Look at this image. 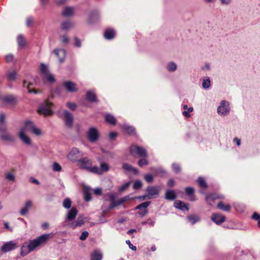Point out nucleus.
<instances>
[{
	"instance_id": "nucleus-30",
	"label": "nucleus",
	"mask_w": 260,
	"mask_h": 260,
	"mask_svg": "<svg viewBox=\"0 0 260 260\" xmlns=\"http://www.w3.org/2000/svg\"><path fill=\"white\" fill-rule=\"evenodd\" d=\"M42 78L44 82H48L50 83H52L55 81V78L50 73L45 75L42 77Z\"/></svg>"
},
{
	"instance_id": "nucleus-18",
	"label": "nucleus",
	"mask_w": 260,
	"mask_h": 260,
	"mask_svg": "<svg viewBox=\"0 0 260 260\" xmlns=\"http://www.w3.org/2000/svg\"><path fill=\"white\" fill-rule=\"evenodd\" d=\"M174 207L178 209H180L182 211H188L189 208L188 207V204L182 202L181 201H176L174 202Z\"/></svg>"
},
{
	"instance_id": "nucleus-27",
	"label": "nucleus",
	"mask_w": 260,
	"mask_h": 260,
	"mask_svg": "<svg viewBox=\"0 0 260 260\" xmlns=\"http://www.w3.org/2000/svg\"><path fill=\"white\" fill-rule=\"evenodd\" d=\"M35 126V125L31 121L28 120L25 122L24 126L21 128L20 131H23L25 133L27 131L31 132Z\"/></svg>"
},
{
	"instance_id": "nucleus-39",
	"label": "nucleus",
	"mask_w": 260,
	"mask_h": 260,
	"mask_svg": "<svg viewBox=\"0 0 260 260\" xmlns=\"http://www.w3.org/2000/svg\"><path fill=\"white\" fill-rule=\"evenodd\" d=\"M17 42L19 47L23 48L26 46V41L22 35L18 36Z\"/></svg>"
},
{
	"instance_id": "nucleus-25",
	"label": "nucleus",
	"mask_w": 260,
	"mask_h": 260,
	"mask_svg": "<svg viewBox=\"0 0 260 260\" xmlns=\"http://www.w3.org/2000/svg\"><path fill=\"white\" fill-rule=\"evenodd\" d=\"M99 19V13L98 11L92 12L89 16L88 22L90 23H93Z\"/></svg>"
},
{
	"instance_id": "nucleus-32",
	"label": "nucleus",
	"mask_w": 260,
	"mask_h": 260,
	"mask_svg": "<svg viewBox=\"0 0 260 260\" xmlns=\"http://www.w3.org/2000/svg\"><path fill=\"white\" fill-rule=\"evenodd\" d=\"M32 203L30 201H27L23 207L20 210V214L21 215H25L28 211L29 208L31 207Z\"/></svg>"
},
{
	"instance_id": "nucleus-29",
	"label": "nucleus",
	"mask_w": 260,
	"mask_h": 260,
	"mask_svg": "<svg viewBox=\"0 0 260 260\" xmlns=\"http://www.w3.org/2000/svg\"><path fill=\"white\" fill-rule=\"evenodd\" d=\"M218 198H222V196H219L216 193H212L208 194L206 197L207 202L210 205H212V202H214Z\"/></svg>"
},
{
	"instance_id": "nucleus-43",
	"label": "nucleus",
	"mask_w": 260,
	"mask_h": 260,
	"mask_svg": "<svg viewBox=\"0 0 260 260\" xmlns=\"http://www.w3.org/2000/svg\"><path fill=\"white\" fill-rule=\"evenodd\" d=\"M32 85V83H29V84H28L27 85H26V80H23V87H26V88H27L28 89V91L29 93H34L35 94H37L39 92V91L35 89H30L29 87L30 85Z\"/></svg>"
},
{
	"instance_id": "nucleus-8",
	"label": "nucleus",
	"mask_w": 260,
	"mask_h": 260,
	"mask_svg": "<svg viewBox=\"0 0 260 260\" xmlns=\"http://www.w3.org/2000/svg\"><path fill=\"white\" fill-rule=\"evenodd\" d=\"M0 100L4 103L12 106L15 105L17 103V97L12 94L1 96Z\"/></svg>"
},
{
	"instance_id": "nucleus-48",
	"label": "nucleus",
	"mask_w": 260,
	"mask_h": 260,
	"mask_svg": "<svg viewBox=\"0 0 260 260\" xmlns=\"http://www.w3.org/2000/svg\"><path fill=\"white\" fill-rule=\"evenodd\" d=\"M63 207L66 209H70L71 207L72 201L70 199L66 198L62 203Z\"/></svg>"
},
{
	"instance_id": "nucleus-42",
	"label": "nucleus",
	"mask_w": 260,
	"mask_h": 260,
	"mask_svg": "<svg viewBox=\"0 0 260 260\" xmlns=\"http://www.w3.org/2000/svg\"><path fill=\"white\" fill-rule=\"evenodd\" d=\"M217 208L224 211H230L231 208L230 205L228 204L226 205H224L222 202L218 203Z\"/></svg>"
},
{
	"instance_id": "nucleus-52",
	"label": "nucleus",
	"mask_w": 260,
	"mask_h": 260,
	"mask_svg": "<svg viewBox=\"0 0 260 260\" xmlns=\"http://www.w3.org/2000/svg\"><path fill=\"white\" fill-rule=\"evenodd\" d=\"M122 204V203L121 201H120V200H118L117 201L115 200L111 203L108 208L109 209H111L116 206L121 205Z\"/></svg>"
},
{
	"instance_id": "nucleus-45",
	"label": "nucleus",
	"mask_w": 260,
	"mask_h": 260,
	"mask_svg": "<svg viewBox=\"0 0 260 260\" xmlns=\"http://www.w3.org/2000/svg\"><path fill=\"white\" fill-rule=\"evenodd\" d=\"M167 69L169 72H174L177 69V64L174 62H170L167 66Z\"/></svg>"
},
{
	"instance_id": "nucleus-15",
	"label": "nucleus",
	"mask_w": 260,
	"mask_h": 260,
	"mask_svg": "<svg viewBox=\"0 0 260 260\" xmlns=\"http://www.w3.org/2000/svg\"><path fill=\"white\" fill-rule=\"evenodd\" d=\"M211 220L217 224H220L225 220V217L219 213H213L211 216Z\"/></svg>"
},
{
	"instance_id": "nucleus-38",
	"label": "nucleus",
	"mask_w": 260,
	"mask_h": 260,
	"mask_svg": "<svg viewBox=\"0 0 260 260\" xmlns=\"http://www.w3.org/2000/svg\"><path fill=\"white\" fill-rule=\"evenodd\" d=\"M73 25V22L70 21H65L61 23V28L64 30H68Z\"/></svg>"
},
{
	"instance_id": "nucleus-47",
	"label": "nucleus",
	"mask_w": 260,
	"mask_h": 260,
	"mask_svg": "<svg viewBox=\"0 0 260 260\" xmlns=\"http://www.w3.org/2000/svg\"><path fill=\"white\" fill-rule=\"evenodd\" d=\"M151 202L150 201H146L145 202H143L139 205H138L136 207V210H142L143 209H146V208H147L150 204Z\"/></svg>"
},
{
	"instance_id": "nucleus-10",
	"label": "nucleus",
	"mask_w": 260,
	"mask_h": 260,
	"mask_svg": "<svg viewBox=\"0 0 260 260\" xmlns=\"http://www.w3.org/2000/svg\"><path fill=\"white\" fill-rule=\"evenodd\" d=\"M16 247V243L11 241L5 243L1 247V250L3 252L6 253L15 249Z\"/></svg>"
},
{
	"instance_id": "nucleus-50",
	"label": "nucleus",
	"mask_w": 260,
	"mask_h": 260,
	"mask_svg": "<svg viewBox=\"0 0 260 260\" xmlns=\"http://www.w3.org/2000/svg\"><path fill=\"white\" fill-rule=\"evenodd\" d=\"M5 178L10 181H14L15 180V175L11 172H8L6 174Z\"/></svg>"
},
{
	"instance_id": "nucleus-56",
	"label": "nucleus",
	"mask_w": 260,
	"mask_h": 260,
	"mask_svg": "<svg viewBox=\"0 0 260 260\" xmlns=\"http://www.w3.org/2000/svg\"><path fill=\"white\" fill-rule=\"evenodd\" d=\"M67 106L72 111H75L77 107V106L75 103L71 102H68L67 103Z\"/></svg>"
},
{
	"instance_id": "nucleus-63",
	"label": "nucleus",
	"mask_w": 260,
	"mask_h": 260,
	"mask_svg": "<svg viewBox=\"0 0 260 260\" xmlns=\"http://www.w3.org/2000/svg\"><path fill=\"white\" fill-rule=\"evenodd\" d=\"M88 235L89 234L87 231L83 232L79 237L80 240L82 241L85 240L87 238Z\"/></svg>"
},
{
	"instance_id": "nucleus-20",
	"label": "nucleus",
	"mask_w": 260,
	"mask_h": 260,
	"mask_svg": "<svg viewBox=\"0 0 260 260\" xmlns=\"http://www.w3.org/2000/svg\"><path fill=\"white\" fill-rule=\"evenodd\" d=\"M75 11V8L73 7H66L62 12V15L66 17L72 16Z\"/></svg>"
},
{
	"instance_id": "nucleus-23",
	"label": "nucleus",
	"mask_w": 260,
	"mask_h": 260,
	"mask_svg": "<svg viewBox=\"0 0 260 260\" xmlns=\"http://www.w3.org/2000/svg\"><path fill=\"white\" fill-rule=\"evenodd\" d=\"M122 168L128 172H132L134 174H137L138 172L137 168L133 167L131 165L127 163H123Z\"/></svg>"
},
{
	"instance_id": "nucleus-21",
	"label": "nucleus",
	"mask_w": 260,
	"mask_h": 260,
	"mask_svg": "<svg viewBox=\"0 0 260 260\" xmlns=\"http://www.w3.org/2000/svg\"><path fill=\"white\" fill-rule=\"evenodd\" d=\"M122 129L129 135H135L136 134L135 128L127 124H123L121 126Z\"/></svg>"
},
{
	"instance_id": "nucleus-53",
	"label": "nucleus",
	"mask_w": 260,
	"mask_h": 260,
	"mask_svg": "<svg viewBox=\"0 0 260 260\" xmlns=\"http://www.w3.org/2000/svg\"><path fill=\"white\" fill-rule=\"evenodd\" d=\"M141 158L139 160L138 162V165L140 167H142L144 166H146L148 164V161L146 159V157H141Z\"/></svg>"
},
{
	"instance_id": "nucleus-62",
	"label": "nucleus",
	"mask_w": 260,
	"mask_h": 260,
	"mask_svg": "<svg viewBox=\"0 0 260 260\" xmlns=\"http://www.w3.org/2000/svg\"><path fill=\"white\" fill-rule=\"evenodd\" d=\"M85 200L87 202L89 201L91 199L90 193L88 191H85L84 192Z\"/></svg>"
},
{
	"instance_id": "nucleus-3",
	"label": "nucleus",
	"mask_w": 260,
	"mask_h": 260,
	"mask_svg": "<svg viewBox=\"0 0 260 260\" xmlns=\"http://www.w3.org/2000/svg\"><path fill=\"white\" fill-rule=\"evenodd\" d=\"M130 153L134 157H147V151L143 147H139L137 145H132L129 149Z\"/></svg>"
},
{
	"instance_id": "nucleus-24",
	"label": "nucleus",
	"mask_w": 260,
	"mask_h": 260,
	"mask_svg": "<svg viewBox=\"0 0 260 260\" xmlns=\"http://www.w3.org/2000/svg\"><path fill=\"white\" fill-rule=\"evenodd\" d=\"M115 36V31L111 28L107 29L104 32V37L107 40H112Z\"/></svg>"
},
{
	"instance_id": "nucleus-7",
	"label": "nucleus",
	"mask_w": 260,
	"mask_h": 260,
	"mask_svg": "<svg viewBox=\"0 0 260 260\" xmlns=\"http://www.w3.org/2000/svg\"><path fill=\"white\" fill-rule=\"evenodd\" d=\"M64 115V122L65 125L71 128L73 125L74 117L73 114L68 110H64L63 112Z\"/></svg>"
},
{
	"instance_id": "nucleus-59",
	"label": "nucleus",
	"mask_w": 260,
	"mask_h": 260,
	"mask_svg": "<svg viewBox=\"0 0 260 260\" xmlns=\"http://www.w3.org/2000/svg\"><path fill=\"white\" fill-rule=\"evenodd\" d=\"M53 170L55 172H60L61 170V167L57 162H54L53 164Z\"/></svg>"
},
{
	"instance_id": "nucleus-34",
	"label": "nucleus",
	"mask_w": 260,
	"mask_h": 260,
	"mask_svg": "<svg viewBox=\"0 0 260 260\" xmlns=\"http://www.w3.org/2000/svg\"><path fill=\"white\" fill-rule=\"evenodd\" d=\"M17 73L15 71H8L6 74V77L9 81H15L16 79Z\"/></svg>"
},
{
	"instance_id": "nucleus-35",
	"label": "nucleus",
	"mask_w": 260,
	"mask_h": 260,
	"mask_svg": "<svg viewBox=\"0 0 260 260\" xmlns=\"http://www.w3.org/2000/svg\"><path fill=\"white\" fill-rule=\"evenodd\" d=\"M30 249L28 247V244L27 243H25L24 244L21 246V255L22 256H24L26 255L29 253L31 252V251H29Z\"/></svg>"
},
{
	"instance_id": "nucleus-61",
	"label": "nucleus",
	"mask_w": 260,
	"mask_h": 260,
	"mask_svg": "<svg viewBox=\"0 0 260 260\" xmlns=\"http://www.w3.org/2000/svg\"><path fill=\"white\" fill-rule=\"evenodd\" d=\"M31 132L36 136H40L42 134L41 130L36 126L34 127Z\"/></svg>"
},
{
	"instance_id": "nucleus-4",
	"label": "nucleus",
	"mask_w": 260,
	"mask_h": 260,
	"mask_svg": "<svg viewBox=\"0 0 260 260\" xmlns=\"http://www.w3.org/2000/svg\"><path fill=\"white\" fill-rule=\"evenodd\" d=\"M230 103L225 100L221 101L217 108V112L221 116L228 115L230 112Z\"/></svg>"
},
{
	"instance_id": "nucleus-57",
	"label": "nucleus",
	"mask_w": 260,
	"mask_h": 260,
	"mask_svg": "<svg viewBox=\"0 0 260 260\" xmlns=\"http://www.w3.org/2000/svg\"><path fill=\"white\" fill-rule=\"evenodd\" d=\"M131 183V181L127 182L124 184H123L121 187L119 188V191L120 192H122L126 189L130 185Z\"/></svg>"
},
{
	"instance_id": "nucleus-44",
	"label": "nucleus",
	"mask_w": 260,
	"mask_h": 260,
	"mask_svg": "<svg viewBox=\"0 0 260 260\" xmlns=\"http://www.w3.org/2000/svg\"><path fill=\"white\" fill-rule=\"evenodd\" d=\"M40 72L41 77L49 73L48 70V67L44 63H41L40 65Z\"/></svg>"
},
{
	"instance_id": "nucleus-55",
	"label": "nucleus",
	"mask_w": 260,
	"mask_h": 260,
	"mask_svg": "<svg viewBox=\"0 0 260 260\" xmlns=\"http://www.w3.org/2000/svg\"><path fill=\"white\" fill-rule=\"evenodd\" d=\"M142 186V183L141 181L137 180L134 183L133 188L134 189H139L141 188Z\"/></svg>"
},
{
	"instance_id": "nucleus-19",
	"label": "nucleus",
	"mask_w": 260,
	"mask_h": 260,
	"mask_svg": "<svg viewBox=\"0 0 260 260\" xmlns=\"http://www.w3.org/2000/svg\"><path fill=\"white\" fill-rule=\"evenodd\" d=\"M6 116L4 113H0V132H5L6 131Z\"/></svg>"
},
{
	"instance_id": "nucleus-41",
	"label": "nucleus",
	"mask_w": 260,
	"mask_h": 260,
	"mask_svg": "<svg viewBox=\"0 0 260 260\" xmlns=\"http://www.w3.org/2000/svg\"><path fill=\"white\" fill-rule=\"evenodd\" d=\"M202 87L204 89H208L211 86V81L209 77H204L203 78V82L202 84Z\"/></svg>"
},
{
	"instance_id": "nucleus-5",
	"label": "nucleus",
	"mask_w": 260,
	"mask_h": 260,
	"mask_svg": "<svg viewBox=\"0 0 260 260\" xmlns=\"http://www.w3.org/2000/svg\"><path fill=\"white\" fill-rule=\"evenodd\" d=\"M87 138L91 143L96 142L100 136L98 130L95 127H90L87 132Z\"/></svg>"
},
{
	"instance_id": "nucleus-22",
	"label": "nucleus",
	"mask_w": 260,
	"mask_h": 260,
	"mask_svg": "<svg viewBox=\"0 0 260 260\" xmlns=\"http://www.w3.org/2000/svg\"><path fill=\"white\" fill-rule=\"evenodd\" d=\"M87 100L91 103L96 102V96L94 90H89L86 93Z\"/></svg>"
},
{
	"instance_id": "nucleus-37",
	"label": "nucleus",
	"mask_w": 260,
	"mask_h": 260,
	"mask_svg": "<svg viewBox=\"0 0 260 260\" xmlns=\"http://www.w3.org/2000/svg\"><path fill=\"white\" fill-rule=\"evenodd\" d=\"M53 52L57 57H59V54H61L63 56L62 58H59V61L62 63L64 61V57L66 54V51L62 49H56L54 50Z\"/></svg>"
},
{
	"instance_id": "nucleus-60",
	"label": "nucleus",
	"mask_w": 260,
	"mask_h": 260,
	"mask_svg": "<svg viewBox=\"0 0 260 260\" xmlns=\"http://www.w3.org/2000/svg\"><path fill=\"white\" fill-rule=\"evenodd\" d=\"M144 179L146 182L150 183L153 181V176L150 174H147L144 176Z\"/></svg>"
},
{
	"instance_id": "nucleus-36",
	"label": "nucleus",
	"mask_w": 260,
	"mask_h": 260,
	"mask_svg": "<svg viewBox=\"0 0 260 260\" xmlns=\"http://www.w3.org/2000/svg\"><path fill=\"white\" fill-rule=\"evenodd\" d=\"M183 108L185 110L183 112L182 114L186 118H188L190 117V113L193 111V107H188L187 105H184L183 106Z\"/></svg>"
},
{
	"instance_id": "nucleus-58",
	"label": "nucleus",
	"mask_w": 260,
	"mask_h": 260,
	"mask_svg": "<svg viewBox=\"0 0 260 260\" xmlns=\"http://www.w3.org/2000/svg\"><path fill=\"white\" fill-rule=\"evenodd\" d=\"M172 168L175 173H179L181 171V168L178 164L174 163L172 164Z\"/></svg>"
},
{
	"instance_id": "nucleus-64",
	"label": "nucleus",
	"mask_w": 260,
	"mask_h": 260,
	"mask_svg": "<svg viewBox=\"0 0 260 260\" xmlns=\"http://www.w3.org/2000/svg\"><path fill=\"white\" fill-rule=\"evenodd\" d=\"M251 218L252 219L258 221L259 220H260V214H258L256 212H254L251 216Z\"/></svg>"
},
{
	"instance_id": "nucleus-28",
	"label": "nucleus",
	"mask_w": 260,
	"mask_h": 260,
	"mask_svg": "<svg viewBox=\"0 0 260 260\" xmlns=\"http://www.w3.org/2000/svg\"><path fill=\"white\" fill-rule=\"evenodd\" d=\"M151 171L155 174L156 175L159 176L160 177H164L166 175V171L162 168H152Z\"/></svg>"
},
{
	"instance_id": "nucleus-54",
	"label": "nucleus",
	"mask_w": 260,
	"mask_h": 260,
	"mask_svg": "<svg viewBox=\"0 0 260 260\" xmlns=\"http://www.w3.org/2000/svg\"><path fill=\"white\" fill-rule=\"evenodd\" d=\"M90 172L99 174L101 175V170L100 169V168H99L98 167L95 166L92 168L90 167V169H89Z\"/></svg>"
},
{
	"instance_id": "nucleus-51",
	"label": "nucleus",
	"mask_w": 260,
	"mask_h": 260,
	"mask_svg": "<svg viewBox=\"0 0 260 260\" xmlns=\"http://www.w3.org/2000/svg\"><path fill=\"white\" fill-rule=\"evenodd\" d=\"M100 169L101 170V173L102 174L104 172H106L109 171V166L107 164L102 162L100 165Z\"/></svg>"
},
{
	"instance_id": "nucleus-17",
	"label": "nucleus",
	"mask_w": 260,
	"mask_h": 260,
	"mask_svg": "<svg viewBox=\"0 0 260 260\" xmlns=\"http://www.w3.org/2000/svg\"><path fill=\"white\" fill-rule=\"evenodd\" d=\"M19 137L21 141L26 145H30L31 144V140L30 138L27 136L23 131H20L18 134Z\"/></svg>"
},
{
	"instance_id": "nucleus-49",
	"label": "nucleus",
	"mask_w": 260,
	"mask_h": 260,
	"mask_svg": "<svg viewBox=\"0 0 260 260\" xmlns=\"http://www.w3.org/2000/svg\"><path fill=\"white\" fill-rule=\"evenodd\" d=\"M198 183L199 185L202 188H207V184L205 180V179L202 177H199L198 179Z\"/></svg>"
},
{
	"instance_id": "nucleus-9",
	"label": "nucleus",
	"mask_w": 260,
	"mask_h": 260,
	"mask_svg": "<svg viewBox=\"0 0 260 260\" xmlns=\"http://www.w3.org/2000/svg\"><path fill=\"white\" fill-rule=\"evenodd\" d=\"M146 191L148 196V199H151L158 195L159 188L157 186H149L147 187Z\"/></svg>"
},
{
	"instance_id": "nucleus-11",
	"label": "nucleus",
	"mask_w": 260,
	"mask_h": 260,
	"mask_svg": "<svg viewBox=\"0 0 260 260\" xmlns=\"http://www.w3.org/2000/svg\"><path fill=\"white\" fill-rule=\"evenodd\" d=\"M63 85L68 92H76L78 90L76 84L73 82L70 81H65Z\"/></svg>"
},
{
	"instance_id": "nucleus-1",
	"label": "nucleus",
	"mask_w": 260,
	"mask_h": 260,
	"mask_svg": "<svg viewBox=\"0 0 260 260\" xmlns=\"http://www.w3.org/2000/svg\"><path fill=\"white\" fill-rule=\"evenodd\" d=\"M52 233L43 234L34 240H30L27 243L29 251H32L38 247L45 244L52 237Z\"/></svg>"
},
{
	"instance_id": "nucleus-6",
	"label": "nucleus",
	"mask_w": 260,
	"mask_h": 260,
	"mask_svg": "<svg viewBox=\"0 0 260 260\" xmlns=\"http://www.w3.org/2000/svg\"><path fill=\"white\" fill-rule=\"evenodd\" d=\"M83 155V152L80 151L77 148H73L68 155V158L72 161L78 162V160Z\"/></svg>"
},
{
	"instance_id": "nucleus-12",
	"label": "nucleus",
	"mask_w": 260,
	"mask_h": 260,
	"mask_svg": "<svg viewBox=\"0 0 260 260\" xmlns=\"http://www.w3.org/2000/svg\"><path fill=\"white\" fill-rule=\"evenodd\" d=\"M78 165L83 169L89 170L91 166L92 161L87 157H84L78 160Z\"/></svg>"
},
{
	"instance_id": "nucleus-2",
	"label": "nucleus",
	"mask_w": 260,
	"mask_h": 260,
	"mask_svg": "<svg viewBox=\"0 0 260 260\" xmlns=\"http://www.w3.org/2000/svg\"><path fill=\"white\" fill-rule=\"evenodd\" d=\"M54 96L52 94H51L50 97L42 104L38 109V112L40 114H43L45 116L51 115L52 114L53 112L51 109V107L53 105L50 102V100L52 99Z\"/></svg>"
},
{
	"instance_id": "nucleus-31",
	"label": "nucleus",
	"mask_w": 260,
	"mask_h": 260,
	"mask_svg": "<svg viewBox=\"0 0 260 260\" xmlns=\"http://www.w3.org/2000/svg\"><path fill=\"white\" fill-rule=\"evenodd\" d=\"M186 193L190 197V201H194L196 199L194 196V189L191 187H187L185 188Z\"/></svg>"
},
{
	"instance_id": "nucleus-26",
	"label": "nucleus",
	"mask_w": 260,
	"mask_h": 260,
	"mask_svg": "<svg viewBox=\"0 0 260 260\" xmlns=\"http://www.w3.org/2000/svg\"><path fill=\"white\" fill-rule=\"evenodd\" d=\"M103 254L100 250H95L90 255L91 260H102Z\"/></svg>"
},
{
	"instance_id": "nucleus-14",
	"label": "nucleus",
	"mask_w": 260,
	"mask_h": 260,
	"mask_svg": "<svg viewBox=\"0 0 260 260\" xmlns=\"http://www.w3.org/2000/svg\"><path fill=\"white\" fill-rule=\"evenodd\" d=\"M78 213V210L75 207H72L69 210L66 215V221H72L76 217Z\"/></svg>"
},
{
	"instance_id": "nucleus-16",
	"label": "nucleus",
	"mask_w": 260,
	"mask_h": 260,
	"mask_svg": "<svg viewBox=\"0 0 260 260\" xmlns=\"http://www.w3.org/2000/svg\"><path fill=\"white\" fill-rule=\"evenodd\" d=\"M1 133L2 134L0 135V138L3 141L11 143H13L15 142V138L13 136L7 133V131L5 132Z\"/></svg>"
},
{
	"instance_id": "nucleus-13",
	"label": "nucleus",
	"mask_w": 260,
	"mask_h": 260,
	"mask_svg": "<svg viewBox=\"0 0 260 260\" xmlns=\"http://www.w3.org/2000/svg\"><path fill=\"white\" fill-rule=\"evenodd\" d=\"M88 220V218L87 217H85L84 218H83L81 217H79L77 219L72 222L70 224V227L72 228L73 229H75L78 226H81L85 222H86L87 220Z\"/></svg>"
},
{
	"instance_id": "nucleus-40",
	"label": "nucleus",
	"mask_w": 260,
	"mask_h": 260,
	"mask_svg": "<svg viewBox=\"0 0 260 260\" xmlns=\"http://www.w3.org/2000/svg\"><path fill=\"white\" fill-rule=\"evenodd\" d=\"M105 120L111 124H115L116 123V118L111 114H107L106 115Z\"/></svg>"
},
{
	"instance_id": "nucleus-46",
	"label": "nucleus",
	"mask_w": 260,
	"mask_h": 260,
	"mask_svg": "<svg viewBox=\"0 0 260 260\" xmlns=\"http://www.w3.org/2000/svg\"><path fill=\"white\" fill-rule=\"evenodd\" d=\"M187 219L189 221L191 224H194L197 222L199 221V217L196 215H190L187 217Z\"/></svg>"
},
{
	"instance_id": "nucleus-33",
	"label": "nucleus",
	"mask_w": 260,
	"mask_h": 260,
	"mask_svg": "<svg viewBox=\"0 0 260 260\" xmlns=\"http://www.w3.org/2000/svg\"><path fill=\"white\" fill-rule=\"evenodd\" d=\"M177 196L174 191L167 190L165 193V198L168 200H174Z\"/></svg>"
}]
</instances>
